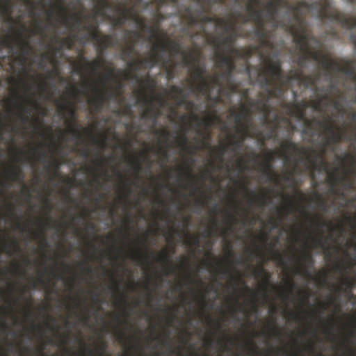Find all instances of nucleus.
Returning a JSON list of instances; mask_svg holds the SVG:
<instances>
[{"label": "nucleus", "mask_w": 356, "mask_h": 356, "mask_svg": "<svg viewBox=\"0 0 356 356\" xmlns=\"http://www.w3.org/2000/svg\"><path fill=\"white\" fill-rule=\"evenodd\" d=\"M261 0H247L246 10L249 17L243 16L238 13V17L242 18V22L246 24L250 21L255 24L253 31L254 37L259 42L260 47H266L268 49H273L275 44L271 39L272 33L267 30L266 24H270L273 30L282 28L286 31L292 30L293 27L289 23L277 18L279 13L277 0H268L266 3V13L262 9H257L256 7L261 4Z\"/></svg>", "instance_id": "1"}, {"label": "nucleus", "mask_w": 356, "mask_h": 356, "mask_svg": "<svg viewBox=\"0 0 356 356\" xmlns=\"http://www.w3.org/2000/svg\"><path fill=\"white\" fill-rule=\"evenodd\" d=\"M347 2H356V0H347ZM277 3L278 10L280 8H286L293 14L292 18L285 21V23H289L295 31L307 24L305 16L310 10L321 22L326 21L327 19H337L347 26L351 22L350 19L341 15L340 11L334 8L332 0H315L312 3L301 0L296 4H290L287 0H277Z\"/></svg>", "instance_id": "2"}, {"label": "nucleus", "mask_w": 356, "mask_h": 356, "mask_svg": "<svg viewBox=\"0 0 356 356\" xmlns=\"http://www.w3.org/2000/svg\"><path fill=\"white\" fill-rule=\"evenodd\" d=\"M288 32L293 36V42L301 54L296 60L298 67H305L307 60L312 59L320 64L323 69V62L326 58V54L323 53L321 41L309 31L308 25L296 31L293 28Z\"/></svg>", "instance_id": "3"}, {"label": "nucleus", "mask_w": 356, "mask_h": 356, "mask_svg": "<svg viewBox=\"0 0 356 356\" xmlns=\"http://www.w3.org/2000/svg\"><path fill=\"white\" fill-rule=\"evenodd\" d=\"M159 50L162 52L169 51L175 55L181 54L183 57V63L185 56L189 58V53L187 54L186 51L182 50V47L179 42L167 40L160 44H154L152 51L148 52L146 58L129 60L128 63L129 68L132 72H138L140 69H152L156 65L168 68L171 63V59L169 57L164 58L163 54L159 53Z\"/></svg>", "instance_id": "4"}, {"label": "nucleus", "mask_w": 356, "mask_h": 356, "mask_svg": "<svg viewBox=\"0 0 356 356\" xmlns=\"http://www.w3.org/2000/svg\"><path fill=\"white\" fill-rule=\"evenodd\" d=\"M219 27H222L227 33L226 36L222 34L215 36L212 38L211 44L216 49H222L223 47L231 54H234L236 58L248 60L253 54L254 48L259 50L260 46H256L254 48H235L234 44L237 38L243 37L236 27L234 22H231L228 19H218Z\"/></svg>", "instance_id": "5"}, {"label": "nucleus", "mask_w": 356, "mask_h": 356, "mask_svg": "<svg viewBox=\"0 0 356 356\" xmlns=\"http://www.w3.org/2000/svg\"><path fill=\"white\" fill-rule=\"evenodd\" d=\"M261 60L264 67L261 72L269 77L271 81L273 90H270V95L275 98L280 99L284 93V87L289 86L291 82V73L284 74L282 70V63L278 54L271 57L270 55L262 56Z\"/></svg>", "instance_id": "6"}, {"label": "nucleus", "mask_w": 356, "mask_h": 356, "mask_svg": "<svg viewBox=\"0 0 356 356\" xmlns=\"http://www.w3.org/2000/svg\"><path fill=\"white\" fill-rule=\"evenodd\" d=\"M350 3L356 4V2H349ZM340 14L345 18L350 19L351 22L347 26L343 22L337 20V19H328L331 22H337L341 24V26L346 30L351 31L350 40L356 49V17H350L345 13L340 12ZM323 69H326L327 74H330V70H336L337 72H342L348 75L351 80L356 83V69L355 60H346L343 65H341L337 60L331 58L330 56L325 54V60L323 62Z\"/></svg>", "instance_id": "7"}, {"label": "nucleus", "mask_w": 356, "mask_h": 356, "mask_svg": "<svg viewBox=\"0 0 356 356\" xmlns=\"http://www.w3.org/2000/svg\"><path fill=\"white\" fill-rule=\"evenodd\" d=\"M200 54L195 56L189 51V58H184V65L191 67V77L193 81H199L198 85L195 86L193 82L191 83V90L197 93H207L211 88V83L204 76L207 69L205 65H200Z\"/></svg>", "instance_id": "8"}, {"label": "nucleus", "mask_w": 356, "mask_h": 356, "mask_svg": "<svg viewBox=\"0 0 356 356\" xmlns=\"http://www.w3.org/2000/svg\"><path fill=\"white\" fill-rule=\"evenodd\" d=\"M114 69L108 70V73L105 74L101 79L102 87L92 86V90L95 96L88 99V103L95 112H99L105 106L106 102L111 99L115 96V93L111 90L105 88L106 82L109 81L113 77Z\"/></svg>", "instance_id": "9"}, {"label": "nucleus", "mask_w": 356, "mask_h": 356, "mask_svg": "<svg viewBox=\"0 0 356 356\" xmlns=\"http://www.w3.org/2000/svg\"><path fill=\"white\" fill-rule=\"evenodd\" d=\"M259 83L261 88L264 89L266 94L265 97H263V93L259 92V96L261 97L259 99L258 103V111L262 114L263 124H268V115L270 112V106L269 102L271 98L274 97V95H271L270 90H273L271 87V81L269 77L266 76V74L263 73L262 70L258 72Z\"/></svg>", "instance_id": "10"}, {"label": "nucleus", "mask_w": 356, "mask_h": 356, "mask_svg": "<svg viewBox=\"0 0 356 356\" xmlns=\"http://www.w3.org/2000/svg\"><path fill=\"white\" fill-rule=\"evenodd\" d=\"M309 152L305 147H300L297 154H301L306 156L307 161L309 163L310 167L313 171H325L329 176L330 171V165L326 161L325 155L326 154V147L322 144L321 152H317L314 147L309 148Z\"/></svg>", "instance_id": "11"}, {"label": "nucleus", "mask_w": 356, "mask_h": 356, "mask_svg": "<svg viewBox=\"0 0 356 356\" xmlns=\"http://www.w3.org/2000/svg\"><path fill=\"white\" fill-rule=\"evenodd\" d=\"M50 3L51 7L58 9V17L60 18V22L63 24L64 26H68L71 31L83 29L82 18L85 19L86 21H89L90 18V14L81 15V14L74 13L71 16L69 15L68 9L62 2H51Z\"/></svg>", "instance_id": "12"}, {"label": "nucleus", "mask_w": 356, "mask_h": 356, "mask_svg": "<svg viewBox=\"0 0 356 356\" xmlns=\"http://www.w3.org/2000/svg\"><path fill=\"white\" fill-rule=\"evenodd\" d=\"M200 7L196 10V13H194L191 7H186L185 8V17L189 26H193L196 24L205 23H215L216 26L219 27L218 19L219 17L207 15V13H211V10L208 9V6L203 3L202 0H197Z\"/></svg>", "instance_id": "13"}, {"label": "nucleus", "mask_w": 356, "mask_h": 356, "mask_svg": "<svg viewBox=\"0 0 356 356\" xmlns=\"http://www.w3.org/2000/svg\"><path fill=\"white\" fill-rule=\"evenodd\" d=\"M313 121L316 122V125L325 129L326 134H329V137L325 138V141L323 143L325 147H330V144H338L341 143V140L346 139L347 141H353V138L345 135L343 131H337L335 127L331 123L330 119L325 118L324 120L314 118V120H307V124L309 128H312Z\"/></svg>", "instance_id": "14"}, {"label": "nucleus", "mask_w": 356, "mask_h": 356, "mask_svg": "<svg viewBox=\"0 0 356 356\" xmlns=\"http://www.w3.org/2000/svg\"><path fill=\"white\" fill-rule=\"evenodd\" d=\"M115 10L120 15L118 17L113 18V26L114 27L124 26L129 19H132V21L140 24V17L138 16L135 5H131L130 7H128L126 3H120L115 6Z\"/></svg>", "instance_id": "15"}, {"label": "nucleus", "mask_w": 356, "mask_h": 356, "mask_svg": "<svg viewBox=\"0 0 356 356\" xmlns=\"http://www.w3.org/2000/svg\"><path fill=\"white\" fill-rule=\"evenodd\" d=\"M57 107L61 113H67L69 117L71 118L72 123H70L68 126V133L72 134L73 137L82 140L83 134L78 129L76 120L77 119V111L73 102L67 101L65 103H62L58 100H56Z\"/></svg>", "instance_id": "16"}, {"label": "nucleus", "mask_w": 356, "mask_h": 356, "mask_svg": "<svg viewBox=\"0 0 356 356\" xmlns=\"http://www.w3.org/2000/svg\"><path fill=\"white\" fill-rule=\"evenodd\" d=\"M282 151H271L268 150L264 153L265 160L266 161L273 163L275 156L280 155L282 157L284 158L285 161H289L290 156L293 155V154H297L300 149V147L298 143H294L291 138L289 137L286 138V140L282 143L281 144Z\"/></svg>", "instance_id": "17"}, {"label": "nucleus", "mask_w": 356, "mask_h": 356, "mask_svg": "<svg viewBox=\"0 0 356 356\" xmlns=\"http://www.w3.org/2000/svg\"><path fill=\"white\" fill-rule=\"evenodd\" d=\"M236 69V64L230 65L227 68H223L224 72L218 73L211 76V81L214 86H219V92H221L224 86V80L227 82L231 92H234L236 90V87L232 82V74Z\"/></svg>", "instance_id": "18"}, {"label": "nucleus", "mask_w": 356, "mask_h": 356, "mask_svg": "<svg viewBox=\"0 0 356 356\" xmlns=\"http://www.w3.org/2000/svg\"><path fill=\"white\" fill-rule=\"evenodd\" d=\"M231 115L234 117L235 123L238 125L236 127V130L238 133L249 134L248 124L244 123L246 121L248 123L251 121V110L248 107L242 105L241 111H231Z\"/></svg>", "instance_id": "19"}, {"label": "nucleus", "mask_w": 356, "mask_h": 356, "mask_svg": "<svg viewBox=\"0 0 356 356\" xmlns=\"http://www.w3.org/2000/svg\"><path fill=\"white\" fill-rule=\"evenodd\" d=\"M293 258L298 265L296 273L306 277H311L309 268L313 267L314 259L310 252L304 250L301 256H293Z\"/></svg>", "instance_id": "20"}, {"label": "nucleus", "mask_w": 356, "mask_h": 356, "mask_svg": "<svg viewBox=\"0 0 356 356\" xmlns=\"http://www.w3.org/2000/svg\"><path fill=\"white\" fill-rule=\"evenodd\" d=\"M339 168H334L333 172L329 173L327 181L330 185V193L334 195H339L341 198H346V193L340 188L339 186L345 179L346 176H340L337 174Z\"/></svg>", "instance_id": "21"}, {"label": "nucleus", "mask_w": 356, "mask_h": 356, "mask_svg": "<svg viewBox=\"0 0 356 356\" xmlns=\"http://www.w3.org/2000/svg\"><path fill=\"white\" fill-rule=\"evenodd\" d=\"M92 40L97 42L100 50L104 51L110 47L116 45L117 40L114 39L113 35L111 34L102 35L99 30L93 31L88 34Z\"/></svg>", "instance_id": "22"}, {"label": "nucleus", "mask_w": 356, "mask_h": 356, "mask_svg": "<svg viewBox=\"0 0 356 356\" xmlns=\"http://www.w3.org/2000/svg\"><path fill=\"white\" fill-rule=\"evenodd\" d=\"M125 38L128 42L122 50V54L128 58H132L136 51V45L140 37L136 31H125Z\"/></svg>", "instance_id": "23"}, {"label": "nucleus", "mask_w": 356, "mask_h": 356, "mask_svg": "<svg viewBox=\"0 0 356 356\" xmlns=\"http://www.w3.org/2000/svg\"><path fill=\"white\" fill-rule=\"evenodd\" d=\"M79 58L81 61L85 63V65L81 64L76 65V72L79 73H81L84 69H90L92 74H97L99 69L105 65V59L104 58H97L91 62H89L83 54H81Z\"/></svg>", "instance_id": "24"}, {"label": "nucleus", "mask_w": 356, "mask_h": 356, "mask_svg": "<svg viewBox=\"0 0 356 356\" xmlns=\"http://www.w3.org/2000/svg\"><path fill=\"white\" fill-rule=\"evenodd\" d=\"M209 138V134H207L206 137H203L200 146H199V145H196L195 147H191L188 144V140L186 134H183L181 137H179L178 144L179 147H181L183 151H186L191 155H194L195 152L198 151V149L211 147V144L207 141Z\"/></svg>", "instance_id": "25"}, {"label": "nucleus", "mask_w": 356, "mask_h": 356, "mask_svg": "<svg viewBox=\"0 0 356 356\" xmlns=\"http://www.w3.org/2000/svg\"><path fill=\"white\" fill-rule=\"evenodd\" d=\"M215 56L216 58V64L218 68H227V66L234 64L235 60L234 59V54H231L227 49L223 48L220 49H216L215 51Z\"/></svg>", "instance_id": "26"}, {"label": "nucleus", "mask_w": 356, "mask_h": 356, "mask_svg": "<svg viewBox=\"0 0 356 356\" xmlns=\"http://www.w3.org/2000/svg\"><path fill=\"white\" fill-rule=\"evenodd\" d=\"M143 103L147 106L143 110L141 114V119L151 120L154 124H156L157 120L161 115L159 108H155L152 105V99H143Z\"/></svg>", "instance_id": "27"}, {"label": "nucleus", "mask_w": 356, "mask_h": 356, "mask_svg": "<svg viewBox=\"0 0 356 356\" xmlns=\"http://www.w3.org/2000/svg\"><path fill=\"white\" fill-rule=\"evenodd\" d=\"M290 106H294V108L296 110V114L298 117L299 118L300 120H304V122L306 125V128L302 131V134H309L310 137H314V135H316V130L314 128V124H316V122H314V121H313L312 128H309L307 124V120H309L306 119L305 118V111L300 109V108L298 107V104H290ZM314 118L315 117H314L313 119H312L311 120H314ZM317 135L321 136V134L317 133Z\"/></svg>", "instance_id": "28"}, {"label": "nucleus", "mask_w": 356, "mask_h": 356, "mask_svg": "<svg viewBox=\"0 0 356 356\" xmlns=\"http://www.w3.org/2000/svg\"><path fill=\"white\" fill-rule=\"evenodd\" d=\"M260 171L267 177L268 181H274L275 184H279L280 177L277 172H274L272 163L266 161V160L261 162L260 163Z\"/></svg>", "instance_id": "29"}, {"label": "nucleus", "mask_w": 356, "mask_h": 356, "mask_svg": "<svg viewBox=\"0 0 356 356\" xmlns=\"http://www.w3.org/2000/svg\"><path fill=\"white\" fill-rule=\"evenodd\" d=\"M155 17L156 18V20L158 23H159L161 21H163L165 19V17L163 13H159V10L157 9L155 13ZM140 26L143 30H145V29H147V31L153 35L154 38H158L159 37V32L160 31V27L159 26V24H156L155 26H148L145 24L144 22L143 18L140 17Z\"/></svg>", "instance_id": "30"}, {"label": "nucleus", "mask_w": 356, "mask_h": 356, "mask_svg": "<svg viewBox=\"0 0 356 356\" xmlns=\"http://www.w3.org/2000/svg\"><path fill=\"white\" fill-rule=\"evenodd\" d=\"M157 260L162 264L168 265L166 274H175L176 273V266L172 263V257L168 250H163L159 252Z\"/></svg>", "instance_id": "31"}, {"label": "nucleus", "mask_w": 356, "mask_h": 356, "mask_svg": "<svg viewBox=\"0 0 356 356\" xmlns=\"http://www.w3.org/2000/svg\"><path fill=\"white\" fill-rule=\"evenodd\" d=\"M304 78L303 86L305 88H312L314 91L319 92L320 87L317 86V83L321 78V73L305 74Z\"/></svg>", "instance_id": "32"}, {"label": "nucleus", "mask_w": 356, "mask_h": 356, "mask_svg": "<svg viewBox=\"0 0 356 356\" xmlns=\"http://www.w3.org/2000/svg\"><path fill=\"white\" fill-rule=\"evenodd\" d=\"M248 136L249 134L236 132V134L233 136V140L229 143L232 147V151L237 153L241 151L243 149V142Z\"/></svg>", "instance_id": "33"}, {"label": "nucleus", "mask_w": 356, "mask_h": 356, "mask_svg": "<svg viewBox=\"0 0 356 356\" xmlns=\"http://www.w3.org/2000/svg\"><path fill=\"white\" fill-rule=\"evenodd\" d=\"M287 204L284 207H276L278 213V217L282 221L284 218L287 217L289 214L293 212L295 209V204L290 197H286Z\"/></svg>", "instance_id": "34"}, {"label": "nucleus", "mask_w": 356, "mask_h": 356, "mask_svg": "<svg viewBox=\"0 0 356 356\" xmlns=\"http://www.w3.org/2000/svg\"><path fill=\"white\" fill-rule=\"evenodd\" d=\"M77 38V34H72L67 37L58 38V36H53L51 40L54 42H60L61 47H66L68 49H73L74 41Z\"/></svg>", "instance_id": "35"}, {"label": "nucleus", "mask_w": 356, "mask_h": 356, "mask_svg": "<svg viewBox=\"0 0 356 356\" xmlns=\"http://www.w3.org/2000/svg\"><path fill=\"white\" fill-rule=\"evenodd\" d=\"M250 193L253 195V198L250 200V204H257L259 207H264L267 204L269 200L268 195L266 193H261V195H256L254 191H251Z\"/></svg>", "instance_id": "36"}, {"label": "nucleus", "mask_w": 356, "mask_h": 356, "mask_svg": "<svg viewBox=\"0 0 356 356\" xmlns=\"http://www.w3.org/2000/svg\"><path fill=\"white\" fill-rule=\"evenodd\" d=\"M19 44L21 47V51L22 54L19 60L21 62V65H23L25 64V63L27 60V57L29 55L30 51L32 50V47L30 44V42L26 41V40H21L19 42Z\"/></svg>", "instance_id": "37"}, {"label": "nucleus", "mask_w": 356, "mask_h": 356, "mask_svg": "<svg viewBox=\"0 0 356 356\" xmlns=\"http://www.w3.org/2000/svg\"><path fill=\"white\" fill-rule=\"evenodd\" d=\"M92 1L96 3L95 13L101 17H104L106 10L111 8L107 0H92Z\"/></svg>", "instance_id": "38"}, {"label": "nucleus", "mask_w": 356, "mask_h": 356, "mask_svg": "<svg viewBox=\"0 0 356 356\" xmlns=\"http://www.w3.org/2000/svg\"><path fill=\"white\" fill-rule=\"evenodd\" d=\"M325 70V74L330 81L329 86L326 87L330 95L332 96L333 92H337L339 96H341L340 89L337 87V83H333L332 72H336V70H330V74H327V70Z\"/></svg>", "instance_id": "39"}, {"label": "nucleus", "mask_w": 356, "mask_h": 356, "mask_svg": "<svg viewBox=\"0 0 356 356\" xmlns=\"http://www.w3.org/2000/svg\"><path fill=\"white\" fill-rule=\"evenodd\" d=\"M6 175L8 178L14 181L22 182L24 179L23 172L17 169V168H13V169L6 172Z\"/></svg>", "instance_id": "40"}, {"label": "nucleus", "mask_w": 356, "mask_h": 356, "mask_svg": "<svg viewBox=\"0 0 356 356\" xmlns=\"http://www.w3.org/2000/svg\"><path fill=\"white\" fill-rule=\"evenodd\" d=\"M254 276L255 278L261 277L262 276L265 277V283H264V290L267 291L268 286L269 284V279L270 277V274L266 272V269L263 267H259L258 268H254L253 272Z\"/></svg>", "instance_id": "41"}, {"label": "nucleus", "mask_w": 356, "mask_h": 356, "mask_svg": "<svg viewBox=\"0 0 356 356\" xmlns=\"http://www.w3.org/2000/svg\"><path fill=\"white\" fill-rule=\"evenodd\" d=\"M97 16L98 15L97 13H95L93 16L90 15V19H92V21L88 23H86L83 26V30L88 31V33L92 32L93 31L99 30V25L97 19Z\"/></svg>", "instance_id": "42"}, {"label": "nucleus", "mask_w": 356, "mask_h": 356, "mask_svg": "<svg viewBox=\"0 0 356 356\" xmlns=\"http://www.w3.org/2000/svg\"><path fill=\"white\" fill-rule=\"evenodd\" d=\"M319 92H322L321 95L318 93V99L321 102V106H323L324 102H325V106L330 105L332 97L330 92L325 87L320 88Z\"/></svg>", "instance_id": "43"}, {"label": "nucleus", "mask_w": 356, "mask_h": 356, "mask_svg": "<svg viewBox=\"0 0 356 356\" xmlns=\"http://www.w3.org/2000/svg\"><path fill=\"white\" fill-rule=\"evenodd\" d=\"M10 8H11V0H0V14L5 15L8 17V21L10 22H13V18L10 17Z\"/></svg>", "instance_id": "44"}, {"label": "nucleus", "mask_w": 356, "mask_h": 356, "mask_svg": "<svg viewBox=\"0 0 356 356\" xmlns=\"http://www.w3.org/2000/svg\"><path fill=\"white\" fill-rule=\"evenodd\" d=\"M278 128L279 125L275 124V126L271 128L269 132L266 133L265 135H263L261 132H258L257 136L261 137L262 142L266 141V140L276 139L277 138V130Z\"/></svg>", "instance_id": "45"}, {"label": "nucleus", "mask_w": 356, "mask_h": 356, "mask_svg": "<svg viewBox=\"0 0 356 356\" xmlns=\"http://www.w3.org/2000/svg\"><path fill=\"white\" fill-rule=\"evenodd\" d=\"M19 108L23 111L24 114H19L20 121L23 124H27L30 121L31 111L28 106L22 105V103L19 104Z\"/></svg>", "instance_id": "46"}, {"label": "nucleus", "mask_w": 356, "mask_h": 356, "mask_svg": "<svg viewBox=\"0 0 356 356\" xmlns=\"http://www.w3.org/2000/svg\"><path fill=\"white\" fill-rule=\"evenodd\" d=\"M290 73L291 82L294 81H298L300 84H302V86H303L305 74L302 73V71H301V70H291Z\"/></svg>", "instance_id": "47"}, {"label": "nucleus", "mask_w": 356, "mask_h": 356, "mask_svg": "<svg viewBox=\"0 0 356 356\" xmlns=\"http://www.w3.org/2000/svg\"><path fill=\"white\" fill-rule=\"evenodd\" d=\"M340 176H345L344 180L342 181V183L340 184V186L343 188V191L344 190H350L353 189L354 187V184L353 181L349 180L348 177V171L346 170H343V172L342 175H339Z\"/></svg>", "instance_id": "48"}, {"label": "nucleus", "mask_w": 356, "mask_h": 356, "mask_svg": "<svg viewBox=\"0 0 356 356\" xmlns=\"http://www.w3.org/2000/svg\"><path fill=\"white\" fill-rule=\"evenodd\" d=\"M131 258L134 260L141 262L143 260H147L148 256L144 255L140 248H138L131 253Z\"/></svg>", "instance_id": "49"}, {"label": "nucleus", "mask_w": 356, "mask_h": 356, "mask_svg": "<svg viewBox=\"0 0 356 356\" xmlns=\"http://www.w3.org/2000/svg\"><path fill=\"white\" fill-rule=\"evenodd\" d=\"M314 197L316 200L318 207L326 211L327 209V202L322 194L314 193Z\"/></svg>", "instance_id": "50"}, {"label": "nucleus", "mask_w": 356, "mask_h": 356, "mask_svg": "<svg viewBox=\"0 0 356 356\" xmlns=\"http://www.w3.org/2000/svg\"><path fill=\"white\" fill-rule=\"evenodd\" d=\"M60 165V162L58 160V159L54 158L52 161L49 163V164L46 166V169L49 170L51 168H52L54 172V176H58Z\"/></svg>", "instance_id": "51"}, {"label": "nucleus", "mask_w": 356, "mask_h": 356, "mask_svg": "<svg viewBox=\"0 0 356 356\" xmlns=\"http://www.w3.org/2000/svg\"><path fill=\"white\" fill-rule=\"evenodd\" d=\"M177 105L185 106L187 111H191L195 106V103L193 101L187 100V96L184 95V97L177 101Z\"/></svg>", "instance_id": "52"}, {"label": "nucleus", "mask_w": 356, "mask_h": 356, "mask_svg": "<svg viewBox=\"0 0 356 356\" xmlns=\"http://www.w3.org/2000/svg\"><path fill=\"white\" fill-rule=\"evenodd\" d=\"M227 222H229V227L226 228L225 230L222 231L223 236L227 235L228 230H230V231L232 230L234 224L238 222V220H237V218L234 216V214L229 213L228 218H227Z\"/></svg>", "instance_id": "53"}, {"label": "nucleus", "mask_w": 356, "mask_h": 356, "mask_svg": "<svg viewBox=\"0 0 356 356\" xmlns=\"http://www.w3.org/2000/svg\"><path fill=\"white\" fill-rule=\"evenodd\" d=\"M170 92L174 94L178 99V101L184 96V89L180 86H172L170 87Z\"/></svg>", "instance_id": "54"}, {"label": "nucleus", "mask_w": 356, "mask_h": 356, "mask_svg": "<svg viewBox=\"0 0 356 356\" xmlns=\"http://www.w3.org/2000/svg\"><path fill=\"white\" fill-rule=\"evenodd\" d=\"M13 247L16 250H19V246L18 245L17 241L15 240L12 242V243H10V242H6V244L3 247V250L6 252V253L8 254H11L10 249Z\"/></svg>", "instance_id": "55"}, {"label": "nucleus", "mask_w": 356, "mask_h": 356, "mask_svg": "<svg viewBox=\"0 0 356 356\" xmlns=\"http://www.w3.org/2000/svg\"><path fill=\"white\" fill-rule=\"evenodd\" d=\"M131 161L132 165L134 168L136 175H138L142 168L141 164H140L141 161H140V158L133 156L131 158Z\"/></svg>", "instance_id": "56"}, {"label": "nucleus", "mask_w": 356, "mask_h": 356, "mask_svg": "<svg viewBox=\"0 0 356 356\" xmlns=\"http://www.w3.org/2000/svg\"><path fill=\"white\" fill-rule=\"evenodd\" d=\"M220 118L217 115H208L205 119V124L207 127H210L212 124H215L216 121H219Z\"/></svg>", "instance_id": "57"}, {"label": "nucleus", "mask_w": 356, "mask_h": 356, "mask_svg": "<svg viewBox=\"0 0 356 356\" xmlns=\"http://www.w3.org/2000/svg\"><path fill=\"white\" fill-rule=\"evenodd\" d=\"M314 247H319L320 248H325V241L323 238V236L316 237L313 239Z\"/></svg>", "instance_id": "58"}, {"label": "nucleus", "mask_w": 356, "mask_h": 356, "mask_svg": "<svg viewBox=\"0 0 356 356\" xmlns=\"http://www.w3.org/2000/svg\"><path fill=\"white\" fill-rule=\"evenodd\" d=\"M227 149H228V146H227V145H225V144L222 145L220 147H219L218 148V157L219 161H220L221 162H222L223 156L225 154V152L227 151Z\"/></svg>", "instance_id": "59"}, {"label": "nucleus", "mask_w": 356, "mask_h": 356, "mask_svg": "<svg viewBox=\"0 0 356 356\" xmlns=\"http://www.w3.org/2000/svg\"><path fill=\"white\" fill-rule=\"evenodd\" d=\"M211 88V87L209 89V90L207 91V93H202V95H205L207 97V99L208 101L213 102V104L215 105V104H217V103L221 102L222 99H220V97L219 96L211 97V95L210 94Z\"/></svg>", "instance_id": "60"}, {"label": "nucleus", "mask_w": 356, "mask_h": 356, "mask_svg": "<svg viewBox=\"0 0 356 356\" xmlns=\"http://www.w3.org/2000/svg\"><path fill=\"white\" fill-rule=\"evenodd\" d=\"M225 0H202L203 3L208 6V9H211L215 4H223Z\"/></svg>", "instance_id": "61"}, {"label": "nucleus", "mask_w": 356, "mask_h": 356, "mask_svg": "<svg viewBox=\"0 0 356 356\" xmlns=\"http://www.w3.org/2000/svg\"><path fill=\"white\" fill-rule=\"evenodd\" d=\"M275 321H276V319L274 317L273 318V321L271 322L270 325V331L273 332V334L274 335H275L276 337H281V332H280V330L276 327V325H275Z\"/></svg>", "instance_id": "62"}, {"label": "nucleus", "mask_w": 356, "mask_h": 356, "mask_svg": "<svg viewBox=\"0 0 356 356\" xmlns=\"http://www.w3.org/2000/svg\"><path fill=\"white\" fill-rule=\"evenodd\" d=\"M341 283L342 285L345 286V287L349 291H350L351 289L354 287V282L353 280L350 279V277H345L344 279H343Z\"/></svg>", "instance_id": "63"}, {"label": "nucleus", "mask_w": 356, "mask_h": 356, "mask_svg": "<svg viewBox=\"0 0 356 356\" xmlns=\"http://www.w3.org/2000/svg\"><path fill=\"white\" fill-rule=\"evenodd\" d=\"M330 105H332L334 108L339 111H343V106L339 99H334L332 97Z\"/></svg>", "instance_id": "64"}]
</instances>
